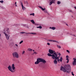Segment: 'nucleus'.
Instances as JSON below:
<instances>
[{"label":"nucleus","instance_id":"f257e3e1","mask_svg":"<svg viewBox=\"0 0 76 76\" xmlns=\"http://www.w3.org/2000/svg\"><path fill=\"white\" fill-rule=\"evenodd\" d=\"M60 70L64 72H66L69 74L70 72L71 71V66L69 64H66L64 65V67L62 66L61 67Z\"/></svg>","mask_w":76,"mask_h":76},{"label":"nucleus","instance_id":"f03ea898","mask_svg":"<svg viewBox=\"0 0 76 76\" xmlns=\"http://www.w3.org/2000/svg\"><path fill=\"white\" fill-rule=\"evenodd\" d=\"M9 28H6L4 29V34L5 36L6 37V38L7 39H9V37H10V35H7V34H10V31H9ZM6 31H7L6 33Z\"/></svg>","mask_w":76,"mask_h":76},{"label":"nucleus","instance_id":"7ed1b4c3","mask_svg":"<svg viewBox=\"0 0 76 76\" xmlns=\"http://www.w3.org/2000/svg\"><path fill=\"white\" fill-rule=\"evenodd\" d=\"M40 62H43L44 64L47 63V61H46L44 59L42 58H38L37 59V61L35 62V64H39V63H40Z\"/></svg>","mask_w":76,"mask_h":76},{"label":"nucleus","instance_id":"20e7f679","mask_svg":"<svg viewBox=\"0 0 76 76\" xmlns=\"http://www.w3.org/2000/svg\"><path fill=\"white\" fill-rule=\"evenodd\" d=\"M8 69L10 71L12 72V73H13V72H15V64H13L12 65V66H11L9 65L8 67Z\"/></svg>","mask_w":76,"mask_h":76},{"label":"nucleus","instance_id":"39448f33","mask_svg":"<svg viewBox=\"0 0 76 76\" xmlns=\"http://www.w3.org/2000/svg\"><path fill=\"white\" fill-rule=\"evenodd\" d=\"M49 53L48 54V56L49 57H51L52 58H53V55H54L55 53H56L55 52V51H53V50L51 49L49 50Z\"/></svg>","mask_w":76,"mask_h":76},{"label":"nucleus","instance_id":"423d86ee","mask_svg":"<svg viewBox=\"0 0 76 76\" xmlns=\"http://www.w3.org/2000/svg\"><path fill=\"white\" fill-rule=\"evenodd\" d=\"M12 56L14 58H19V54L17 52H15L13 53Z\"/></svg>","mask_w":76,"mask_h":76},{"label":"nucleus","instance_id":"0eeeda50","mask_svg":"<svg viewBox=\"0 0 76 76\" xmlns=\"http://www.w3.org/2000/svg\"><path fill=\"white\" fill-rule=\"evenodd\" d=\"M52 59H53V60H54L55 59H56V60H57V61H58V62L59 61H60V62H62V60H63V58H62V57H60V59L58 58V57H57V58H54V57H52Z\"/></svg>","mask_w":76,"mask_h":76},{"label":"nucleus","instance_id":"6e6552de","mask_svg":"<svg viewBox=\"0 0 76 76\" xmlns=\"http://www.w3.org/2000/svg\"><path fill=\"white\" fill-rule=\"evenodd\" d=\"M39 7L40 9H41L42 11H44L45 13H47V11L45 10V8L43 9L41 6H39Z\"/></svg>","mask_w":76,"mask_h":76},{"label":"nucleus","instance_id":"1a4fd4ad","mask_svg":"<svg viewBox=\"0 0 76 76\" xmlns=\"http://www.w3.org/2000/svg\"><path fill=\"white\" fill-rule=\"evenodd\" d=\"M57 56H58V55H57V53H55L54 54V55H53L52 57H54V58H57L58 57V58H59L60 57V56H58V57Z\"/></svg>","mask_w":76,"mask_h":76},{"label":"nucleus","instance_id":"9d476101","mask_svg":"<svg viewBox=\"0 0 76 76\" xmlns=\"http://www.w3.org/2000/svg\"><path fill=\"white\" fill-rule=\"evenodd\" d=\"M50 3H49V5L51 6L53 3H54V4L55 3V0H50Z\"/></svg>","mask_w":76,"mask_h":76},{"label":"nucleus","instance_id":"9b49d317","mask_svg":"<svg viewBox=\"0 0 76 76\" xmlns=\"http://www.w3.org/2000/svg\"><path fill=\"white\" fill-rule=\"evenodd\" d=\"M21 4L23 10H25V9H26V8L23 5V3H22V2H21Z\"/></svg>","mask_w":76,"mask_h":76},{"label":"nucleus","instance_id":"f8f14e48","mask_svg":"<svg viewBox=\"0 0 76 76\" xmlns=\"http://www.w3.org/2000/svg\"><path fill=\"white\" fill-rule=\"evenodd\" d=\"M73 60H74V61L72 62V64L73 66H76V62L75 61V60L74 59V58H73Z\"/></svg>","mask_w":76,"mask_h":76},{"label":"nucleus","instance_id":"ddd939ff","mask_svg":"<svg viewBox=\"0 0 76 76\" xmlns=\"http://www.w3.org/2000/svg\"><path fill=\"white\" fill-rule=\"evenodd\" d=\"M66 60H67V61H66V63H69V58H69V56H66Z\"/></svg>","mask_w":76,"mask_h":76},{"label":"nucleus","instance_id":"4468645a","mask_svg":"<svg viewBox=\"0 0 76 76\" xmlns=\"http://www.w3.org/2000/svg\"><path fill=\"white\" fill-rule=\"evenodd\" d=\"M49 41L50 42H58L56 40H49Z\"/></svg>","mask_w":76,"mask_h":76},{"label":"nucleus","instance_id":"2eb2a0df","mask_svg":"<svg viewBox=\"0 0 76 76\" xmlns=\"http://www.w3.org/2000/svg\"><path fill=\"white\" fill-rule=\"evenodd\" d=\"M53 63L55 64H57V61L56 59H55V60L53 61Z\"/></svg>","mask_w":76,"mask_h":76},{"label":"nucleus","instance_id":"dca6fc26","mask_svg":"<svg viewBox=\"0 0 76 76\" xmlns=\"http://www.w3.org/2000/svg\"><path fill=\"white\" fill-rule=\"evenodd\" d=\"M49 28L50 29H53V30H55L56 28L54 27H50Z\"/></svg>","mask_w":76,"mask_h":76},{"label":"nucleus","instance_id":"f3484780","mask_svg":"<svg viewBox=\"0 0 76 76\" xmlns=\"http://www.w3.org/2000/svg\"><path fill=\"white\" fill-rule=\"evenodd\" d=\"M28 34H32L33 35H37V33H28Z\"/></svg>","mask_w":76,"mask_h":76},{"label":"nucleus","instance_id":"a211bd4d","mask_svg":"<svg viewBox=\"0 0 76 76\" xmlns=\"http://www.w3.org/2000/svg\"><path fill=\"white\" fill-rule=\"evenodd\" d=\"M27 50L28 51H30V52L32 51V49L30 48H28Z\"/></svg>","mask_w":76,"mask_h":76},{"label":"nucleus","instance_id":"6ab92c4d","mask_svg":"<svg viewBox=\"0 0 76 76\" xmlns=\"http://www.w3.org/2000/svg\"><path fill=\"white\" fill-rule=\"evenodd\" d=\"M31 22L33 23V24H35V22L34 21V20H31Z\"/></svg>","mask_w":76,"mask_h":76},{"label":"nucleus","instance_id":"aec40b11","mask_svg":"<svg viewBox=\"0 0 76 76\" xmlns=\"http://www.w3.org/2000/svg\"><path fill=\"white\" fill-rule=\"evenodd\" d=\"M28 33H25V32H21L20 33V34H28Z\"/></svg>","mask_w":76,"mask_h":76},{"label":"nucleus","instance_id":"412c9836","mask_svg":"<svg viewBox=\"0 0 76 76\" xmlns=\"http://www.w3.org/2000/svg\"><path fill=\"white\" fill-rule=\"evenodd\" d=\"M37 28H39V29H42V27L41 26H40L39 27H37Z\"/></svg>","mask_w":76,"mask_h":76},{"label":"nucleus","instance_id":"4be33fe9","mask_svg":"<svg viewBox=\"0 0 76 76\" xmlns=\"http://www.w3.org/2000/svg\"><path fill=\"white\" fill-rule=\"evenodd\" d=\"M35 14L34 13H31V14L30 15H32V16H35Z\"/></svg>","mask_w":76,"mask_h":76},{"label":"nucleus","instance_id":"5701e85b","mask_svg":"<svg viewBox=\"0 0 76 76\" xmlns=\"http://www.w3.org/2000/svg\"><path fill=\"white\" fill-rule=\"evenodd\" d=\"M57 47L58 48H61V46L60 45H57Z\"/></svg>","mask_w":76,"mask_h":76},{"label":"nucleus","instance_id":"b1692460","mask_svg":"<svg viewBox=\"0 0 76 76\" xmlns=\"http://www.w3.org/2000/svg\"><path fill=\"white\" fill-rule=\"evenodd\" d=\"M61 3V2L60 1H58L57 2V4H60Z\"/></svg>","mask_w":76,"mask_h":76},{"label":"nucleus","instance_id":"393cba45","mask_svg":"<svg viewBox=\"0 0 76 76\" xmlns=\"http://www.w3.org/2000/svg\"><path fill=\"white\" fill-rule=\"evenodd\" d=\"M34 53H33L32 54H38V53H37L36 52L34 51Z\"/></svg>","mask_w":76,"mask_h":76},{"label":"nucleus","instance_id":"a878e982","mask_svg":"<svg viewBox=\"0 0 76 76\" xmlns=\"http://www.w3.org/2000/svg\"><path fill=\"white\" fill-rule=\"evenodd\" d=\"M23 42V40H22L21 42H20L19 43L20 44H22V43Z\"/></svg>","mask_w":76,"mask_h":76},{"label":"nucleus","instance_id":"bb28decb","mask_svg":"<svg viewBox=\"0 0 76 76\" xmlns=\"http://www.w3.org/2000/svg\"><path fill=\"white\" fill-rule=\"evenodd\" d=\"M70 35H73V36L74 37H76V35L73 34H70Z\"/></svg>","mask_w":76,"mask_h":76},{"label":"nucleus","instance_id":"cd10ccee","mask_svg":"<svg viewBox=\"0 0 76 76\" xmlns=\"http://www.w3.org/2000/svg\"><path fill=\"white\" fill-rule=\"evenodd\" d=\"M69 12H72V13H74V12H72V11L71 10H69Z\"/></svg>","mask_w":76,"mask_h":76},{"label":"nucleus","instance_id":"c85d7f7f","mask_svg":"<svg viewBox=\"0 0 76 76\" xmlns=\"http://www.w3.org/2000/svg\"><path fill=\"white\" fill-rule=\"evenodd\" d=\"M71 73L72 76H75V75H74V74H73V72H72Z\"/></svg>","mask_w":76,"mask_h":76},{"label":"nucleus","instance_id":"c756f323","mask_svg":"<svg viewBox=\"0 0 76 76\" xmlns=\"http://www.w3.org/2000/svg\"><path fill=\"white\" fill-rule=\"evenodd\" d=\"M4 1H0V2L1 3H3Z\"/></svg>","mask_w":76,"mask_h":76},{"label":"nucleus","instance_id":"7c9ffc66","mask_svg":"<svg viewBox=\"0 0 76 76\" xmlns=\"http://www.w3.org/2000/svg\"><path fill=\"white\" fill-rule=\"evenodd\" d=\"M66 52H67V53H70V51H69L68 50H66Z\"/></svg>","mask_w":76,"mask_h":76},{"label":"nucleus","instance_id":"2f4dec72","mask_svg":"<svg viewBox=\"0 0 76 76\" xmlns=\"http://www.w3.org/2000/svg\"><path fill=\"white\" fill-rule=\"evenodd\" d=\"M26 28H29V27L28 26H26Z\"/></svg>","mask_w":76,"mask_h":76},{"label":"nucleus","instance_id":"473e14b6","mask_svg":"<svg viewBox=\"0 0 76 76\" xmlns=\"http://www.w3.org/2000/svg\"><path fill=\"white\" fill-rule=\"evenodd\" d=\"M24 53H25V51H23V52H22V54H24Z\"/></svg>","mask_w":76,"mask_h":76},{"label":"nucleus","instance_id":"72a5a7b5","mask_svg":"<svg viewBox=\"0 0 76 76\" xmlns=\"http://www.w3.org/2000/svg\"><path fill=\"white\" fill-rule=\"evenodd\" d=\"M58 54L59 56H61V53H58Z\"/></svg>","mask_w":76,"mask_h":76},{"label":"nucleus","instance_id":"f704fd0d","mask_svg":"<svg viewBox=\"0 0 76 76\" xmlns=\"http://www.w3.org/2000/svg\"><path fill=\"white\" fill-rule=\"evenodd\" d=\"M0 7H1V8L2 9H4V8H3V7H1L0 6Z\"/></svg>","mask_w":76,"mask_h":76},{"label":"nucleus","instance_id":"c9c22d12","mask_svg":"<svg viewBox=\"0 0 76 76\" xmlns=\"http://www.w3.org/2000/svg\"><path fill=\"white\" fill-rule=\"evenodd\" d=\"M47 45H50V44L49 43H48Z\"/></svg>","mask_w":76,"mask_h":76},{"label":"nucleus","instance_id":"e433bc0d","mask_svg":"<svg viewBox=\"0 0 76 76\" xmlns=\"http://www.w3.org/2000/svg\"><path fill=\"white\" fill-rule=\"evenodd\" d=\"M74 59L75 61V62H76V58H74Z\"/></svg>","mask_w":76,"mask_h":76},{"label":"nucleus","instance_id":"4c0bfd02","mask_svg":"<svg viewBox=\"0 0 76 76\" xmlns=\"http://www.w3.org/2000/svg\"><path fill=\"white\" fill-rule=\"evenodd\" d=\"M15 45H16V46H17V47H18V45H17V44H15Z\"/></svg>","mask_w":76,"mask_h":76},{"label":"nucleus","instance_id":"58836bf2","mask_svg":"<svg viewBox=\"0 0 76 76\" xmlns=\"http://www.w3.org/2000/svg\"><path fill=\"white\" fill-rule=\"evenodd\" d=\"M74 7L75 9H76V7Z\"/></svg>","mask_w":76,"mask_h":76},{"label":"nucleus","instance_id":"ea45409f","mask_svg":"<svg viewBox=\"0 0 76 76\" xmlns=\"http://www.w3.org/2000/svg\"><path fill=\"white\" fill-rule=\"evenodd\" d=\"M26 36H28V34H26Z\"/></svg>","mask_w":76,"mask_h":76},{"label":"nucleus","instance_id":"a19ab883","mask_svg":"<svg viewBox=\"0 0 76 76\" xmlns=\"http://www.w3.org/2000/svg\"><path fill=\"white\" fill-rule=\"evenodd\" d=\"M72 18H73V15L72 16Z\"/></svg>","mask_w":76,"mask_h":76},{"label":"nucleus","instance_id":"79ce46f5","mask_svg":"<svg viewBox=\"0 0 76 76\" xmlns=\"http://www.w3.org/2000/svg\"><path fill=\"white\" fill-rule=\"evenodd\" d=\"M66 25H67V26H68V24H66Z\"/></svg>","mask_w":76,"mask_h":76},{"label":"nucleus","instance_id":"37998d69","mask_svg":"<svg viewBox=\"0 0 76 76\" xmlns=\"http://www.w3.org/2000/svg\"><path fill=\"white\" fill-rule=\"evenodd\" d=\"M15 4H16V2H15Z\"/></svg>","mask_w":76,"mask_h":76},{"label":"nucleus","instance_id":"c03bdc74","mask_svg":"<svg viewBox=\"0 0 76 76\" xmlns=\"http://www.w3.org/2000/svg\"><path fill=\"white\" fill-rule=\"evenodd\" d=\"M0 37H1V34L0 33Z\"/></svg>","mask_w":76,"mask_h":76},{"label":"nucleus","instance_id":"a18cd8bd","mask_svg":"<svg viewBox=\"0 0 76 76\" xmlns=\"http://www.w3.org/2000/svg\"><path fill=\"white\" fill-rule=\"evenodd\" d=\"M15 6H17V5H16V4Z\"/></svg>","mask_w":76,"mask_h":76},{"label":"nucleus","instance_id":"49530a36","mask_svg":"<svg viewBox=\"0 0 76 76\" xmlns=\"http://www.w3.org/2000/svg\"><path fill=\"white\" fill-rule=\"evenodd\" d=\"M33 51H35V50H33Z\"/></svg>","mask_w":76,"mask_h":76},{"label":"nucleus","instance_id":"de8ad7c7","mask_svg":"<svg viewBox=\"0 0 76 76\" xmlns=\"http://www.w3.org/2000/svg\"><path fill=\"white\" fill-rule=\"evenodd\" d=\"M26 2L27 3V1H26Z\"/></svg>","mask_w":76,"mask_h":76},{"label":"nucleus","instance_id":"09e8293b","mask_svg":"<svg viewBox=\"0 0 76 76\" xmlns=\"http://www.w3.org/2000/svg\"><path fill=\"white\" fill-rule=\"evenodd\" d=\"M35 25H37V24H35Z\"/></svg>","mask_w":76,"mask_h":76},{"label":"nucleus","instance_id":"8fccbe9b","mask_svg":"<svg viewBox=\"0 0 76 76\" xmlns=\"http://www.w3.org/2000/svg\"><path fill=\"white\" fill-rule=\"evenodd\" d=\"M39 48V47L38 48Z\"/></svg>","mask_w":76,"mask_h":76},{"label":"nucleus","instance_id":"3c124183","mask_svg":"<svg viewBox=\"0 0 76 76\" xmlns=\"http://www.w3.org/2000/svg\"><path fill=\"white\" fill-rule=\"evenodd\" d=\"M75 76H76V75Z\"/></svg>","mask_w":76,"mask_h":76}]
</instances>
